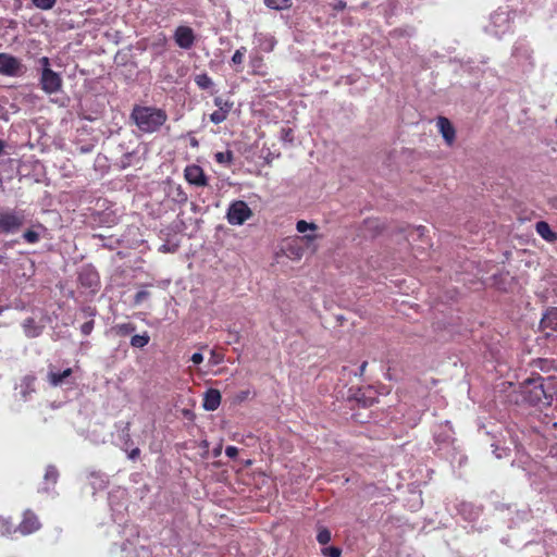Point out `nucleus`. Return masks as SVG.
I'll use <instances>...</instances> for the list:
<instances>
[{"instance_id": "nucleus-1", "label": "nucleus", "mask_w": 557, "mask_h": 557, "mask_svg": "<svg viewBox=\"0 0 557 557\" xmlns=\"http://www.w3.org/2000/svg\"><path fill=\"white\" fill-rule=\"evenodd\" d=\"M166 120L165 110L152 106L135 104L129 114V121L144 134L159 132Z\"/></svg>"}, {"instance_id": "nucleus-2", "label": "nucleus", "mask_w": 557, "mask_h": 557, "mask_svg": "<svg viewBox=\"0 0 557 557\" xmlns=\"http://www.w3.org/2000/svg\"><path fill=\"white\" fill-rule=\"evenodd\" d=\"M433 440L441 456L449 460L450 463L458 462L461 466L467 460V457L458 453L455 447L454 430L448 420L433 428Z\"/></svg>"}, {"instance_id": "nucleus-3", "label": "nucleus", "mask_w": 557, "mask_h": 557, "mask_svg": "<svg viewBox=\"0 0 557 557\" xmlns=\"http://www.w3.org/2000/svg\"><path fill=\"white\" fill-rule=\"evenodd\" d=\"M27 224V212L21 208H0V236L18 235Z\"/></svg>"}, {"instance_id": "nucleus-4", "label": "nucleus", "mask_w": 557, "mask_h": 557, "mask_svg": "<svg viewBox=\"0 0 557 557\" xmlns=\"http://www.w3.org/2000/svg\"><path fill=\"white\" fill-rule=\"evenodd\" d=\"M519 388L521 400L530 406H539L548 398L544 389V377L541 375L527 379Z\"/></svg>"}, {"instance_id": "nucleus-5", "label": "nucleus", "mask_w": 557, "mask_h": 557, "mask_svg": "<svg viewBox=\"0 0 557 557\" xmlns=\"http://www.w3.org/2000/svg\"><path fill=\"white\" fill-rule=\"evenodd\" d=\"M40 64V77L39 84L41 89L48 94L52 95L62 89V77L59 73L54 72L50 66V60L48 57H42L39 59Z\"/></svg>"}, {"instance_id": "nucleus-6", "label": "nucleus", "mask_w": 557, "mask_h": 557, "mask_svg": "<svg viewBox=\"0 0 557 557\" xmlns=\"http://www.w3.org/2000/svg\"><path fill=\"white\" fill-rule=\"evenodd\" d=\"M253 215L252 210L244 200H234L226 210V220L228 224L240 226Z\"/></svg>"}, {"instance_id": "nucleus-7", "label": "nucleus", "mask_w": 557, "mask_h": 557, "mask_svg": "<svg viewBox=\"0 0 557 557\" xmlns=\"http://www.w3.org/2000/svg\"><path fill=\"white\" fill-rule=\"evenodd\" d=\"M25 72L22 60L17 57L0 52V74L8 77H18Z\"/></svg>"}, {"instance_id": "nucleus-8", "label": "nucleus", "mask_w": 557, "mask_h": 557, "mask_svg": "<svg viewBox=\"0 0 557 557\" xmlns=\"http://www.w3.org/2000/svg\"><path fill=\"white\" fill-rule=\"evenodd\" d=\"M511 27L509 13L505 10H497L490 16V24L486 26V30L496 36L502 37Z\"/></svg>"}, {"instance_id": "nucleus-9", "label": "nucleus", "mask_w": 557, "mask_h": 557, "mask_svg": "<svg viewBox=\"0 0 557 557\" xmlns=\"http://www.w3.org/2000/svg\"><path fill=\"white\" fill-rule=\"evenodd\" d=\"M47 231L44 224L27 220L26 226L18 234V239H21V243L36 245L46 236Z\"/></svg>"}, {"instance_id": "nucleus-10", "label": "nucleus", "mask_w": 557, "mask_h": 557, "mask_svg": "<svg viewBox=\"0 0 557 557\" xmlns=\"http://www.w3.org/2000/svg\"><path fill=\"white\" fill-rule=\"evenodd\" d=\"M511 58L523 71H529L533 66L532 51L524 39H519L515 42Z\"/></svg>"}, {"instance_id": "nucleus-11", "label": "nucleus", "mask_w": 557, "mask_h": 557, "mask_svg": "<svg viewBox=\"0 0 557 557\" xmlns=\"http://www.w3.org/2000/svg\"><path fill=\"white\" fill-rule=\"evenodd\" d=\"M60 473L54 465H48L44 474V480L38 487V493L46 494L52 498L58 496L55 485L59 481Z\"/></svg>"}, {"instance_id": "nucleus-12", "label": "nucleus", "mask_w": 557, "mask_h": 557, "mask_svg": "<svg viewBox=\"0 0 557 557\" xmlns=\"http://www.w3.org/2000/svg\"><path fill=\"white\" fill-rule=\"evenodd\" d=\"M77 280L82 287L88 288L91 293H96L100 285V277L97 270L89 264L82 267Z\"/></svg>"}, {"instance_id": "nucleus-13", "label": "nucleus", "mask_w": 557, "mask_h": 557, "mask_svg": "<svg viewBox=\"0 0 557 557\" xmlns=\"http://www.w3.org/2000/svg\"><path fill=\"white\" fill-rule=\"evenodd\" d=\"M40 528L41 523L37 515L33 510L26 509L23 512V519L21 523L16 528L14 527V530L15 533L18 532L22 535H29L38 531Z\"/></svg>"}, {"instance_id": "nucleus-14", "label": "nucleus", "mask_w": 557, "mask_h": 557, "mask_svg": "<svg viewBox=\"0 0 557 557\" xmlns=\"http://www.w3.org/2000/svg\"><path fill=\"white\" fill-rule=\"evenodd\" d=\"M173 39L181 49L189 50L196 41V34L191 27L180 25L174 30Z\"/></svg>"}, {"instance_id": "nucleus-15", "label": "nucleus", "mask_w": 557, "mask_h": 557, "mask_svg": "<svg viewBox=\"0 0 557 557\" xmlns=\"http://www.w3.org/2000/svg\"><path fill=\"white\" fill-rule=\"evenodd\" d=\"M185 180L196 187H205L208 185V177L203 169L197 164L187 165L184 170Z\"/></svg>"}, {"instance_id": "nucleus-16", "label": "nucleus", "mask_w": 557, "mask_h": 557, "mask_svg": "<svg viewBox=\"0 0 557 557\" xmlns=\"http://www.w3.org/2000/svg\"><path fill=\"white\" fill-rule=\"evenodd\" d=\"M114 429L121 449L128 451V448L134 446V442L131 436V422L117 421L114 424Z\"/></svg>"}, {"instance_id": "nucleus-17", "label": "nucleus", "mask_w": 557, "mask_h": 557, "mask_svg": "<svg viewBox=\"0 0 557 557\" xmlns=\"http://www.w3.org/2000/svg\"><path fill=\"white\" fill-rule=\"evenodd\" d=\"M22 330L24 335L27 338H37L39 337L46 327L45 322L42 320L37 321L34 317H28L23 320Z\"/></svg>"}, {"instance_id": "nucleus-18", "label": "nucleus", "mask_w": 557, "mask_h": 557, "mask_svg": "<svg viewBox=\"0 0 557 557\" xmlns=\"http://www.w3.org/2000/svg\"><path fill=\"white\" fill-rule=\"evenodd\" d=\"M35 383L36 376L33 374H27L22 377L21 383L16 386L22 401L27 403L30 400L32 394L36 392Z\"/></svg>"}, {"instance_id": "nucleus-19", "label": "nucleus", "mask_w": 557, "mask_h": 557, "mask_svg": "<svg viewBox=\"0 0 557 557\" xmlns=\"http://www.w3.org/2000/svg\"><path fill=\"white\" fill-rule=\"evenodd\" d=\"M221 393L216 388H208L203 393V399H202V408L206 411H214L219 408L221 405Z\"/></svg>"}, {"instance_id": "nucleus-20", "label": "nucleus", "mask_w": 557, "mask_h": 557, "mask_svg": "<svg viewBox=\"0 0 557 557\" xmlns=\"http://www.w3.org/2000/svg\"><path fill=\"white\" fill-rule=\"evenodd\" d=\"M458 513L466 521H475L481 515V508L473 505L472 503L462 502L457 506Z\"/></svg>"}, {"instance_id": "nucleus-21", "label": "nucleus", "mask_w": 557, "mask_h": 557, "mask_svg": "<svg viewBox=\"0 0 557 557\" xmlns=\"http://www.w3.org/2000/svg\"><path fill=\"white\" fill-rule=\"evenodd\" d=\"M437 127L440 129V133L442 134L444 140L451 145L456 137V131L451 122L444 116H440L437 119Z\"/></svg>"}, {"instance_id": "nucleus-22", "label": "nucleus", "mask_w": 557, "mask_h": 557, "mask_svg": "<svg viewBox=\"0 0 557 557\" xmlns=\"http://www.w3.org/2000/svg\"><path fill=\"white\" fill-rule=\"evenodd\" d=\"M540 327L542 330H550L553 332H557V308L550 307L543 314Z\"/></svg>"}, {"instance_id": "nucleus-23", "label": "nucleus", "mask_w": 557, "mask_h": 557, "mask_svg": "<svg viewBox=\"0 0 557 557\" xmlns=\"http://www.w3.org/2000/svg\"><path fill=\"white\" fill-rule=\"evenodd\" d=\"M129 549H132L134 552L135 557H153L152 550L149 546H146V545L137 546L134 544L133 541L127 539L126 542H124L121 545V550L127 552Z\"/></svg>"}, {"instance_id": "nucleus-24", "label": "nucleus", "mask_w": 557, "mask_h": 557, "mask_svg": "<svg viewBox=\"0 0 557 557\" xmlns=\"http://www.w3.org/2000/svg\"><path fill=\"white\" fill-rule=\"evenodd\" d=\"M535 231L547 243H555L557 240V233L553 231L546 221H537L535 223Z\"/></svg>"}, {"instance_id": "nucleus-25", "label": "nucleus", "mask_w": 557, "mask_h": 557, "mask_svg": "<svg viewBox=\"0 0 557 557\" xmlns=\"http://www.w3.org/2000/svg\"><path fill=\"white\" fill-rule=\"evenodd\" d=\"M73 371L71 368H66L63 371H53L50 370L48 372V382L51 386H61L66 382V380L72 375Z\"/></svg>"}, {"instance_id": "nucleus-26", "label": "nucleus", "mask_w": 557, "mask_h": 557, "mask_svg": "<svg viewBox=\"0 0 557 557\" xmlns=\"http://www.w3.org/2000/svg\"><path fill=\"white\" fill-rule=\"evenodd\" d=\"M168 196L177 205H184L188 200V196L181 185H170Z\"/></svg>"}, {"instance_id": "nucleus-27", "label": "nucleus", "mask_w": 557, "mask_h": 557, "mask_svg": "<svg viewBox=\"0 0 557 557\" xmlns=\"http://www.w3.org/2000/svg\"><path fill=\"white\" fill-rule=\"evenodd\" d=\"M264 4L275 11L287 10L293 5L292 0H263Z\"/></svg>"}, {"instance_id": "nucleus-28", "label": "nucleus", "mask_w": 557, "mask_h": 557, "mask_svg": "<svg viewBox=\"0 0 557 557\" xmlns=\"http://www.w3.org/2000/svg\"><path fill=\"white\" fill-rule=\"evenodd\" d=\"M150 342V336L147 332L143 334L133 335L131 338V346L134 348H144Z\"/></svg>"}, {"instance_id": "nucleus-29", "label": "nucleus", "mask_w": 557, "mask_h": 557, "mask_svg": "<svg viewBox=\"0 0 557 557\" xmlns=\"http://www.w3.org/2000/svg\"><path fill=\"white\" fill-rule=\"evenodd\" d=\"M13 533L15 530L11 519L0 516V536H10Z\"/></svg>"}, {"instance_id": "nucleus-30", "label": "nucleus", "mask_w": 557, "mask_h": 557, "mask_svg": "<svg viewBox=\"0 0 557 557\" xmlns=\"http://www.w3.org/2000/svg\"><path fill=\"white\" fill-rule=\"evenodd\" d=\"M113 330L116 333V335H119V336H128L136 331V325L131 322L120 323V324H116L113 327Z\"/></svg>"}, {"instance_id": "nucleus-31", "label": "nucleus", "mask_w": 557, "mask_h": 557, "mask_svg": "<svg viewBox=\"0 0 557 557\" xmlns=\"http://www.w3.org/2000/svg\"><path fill=\"white\" fill-rule=\"evenodd\" d=\"M214 160L223 165H230L234 160V153L231 150L219 151L214 154Z\"/></svg>"}, {"instance_id": "nucleus-32", "label": "nucleus", "mask_w": 557, "mask_h": 557, "mask_svg": "<svg viewBox=\"0 0 557 557\" xmlns=\"http://www.w3.org/2000/svg\"><path fill=\"white\" fill-rule=\"evenodd\" d=\"M195 83L200 89L207 90L213 86L211 77L207 73L199 74L195 77Z\"/></svg>"}, {"instance_id": "nucleus-33", "label": "nucleus", "mask_w": 557, "mask_h": 557, "mask_svg": "<svg viewBox=\"0 0 557 557\" xmlns=\"http://www.w3.org/2000/svg\"><path fill=\"white\" fill-rule=\"evenodd\" d=\"M90 478L94 479L91 481L94 488H103L108 483L107 476L101 472L92 471L90 472Z\"/></svg>"}, {"instance_id": "nucleus-34", "label": "nucleus", "mask_w": 557, "mask_h": 557, "mask_svg": "<svg viewBox=\"0 0 557 557\" xmlns=\"http://www.w3.org/2000/svg\"><path fill=\"white\" fill-rule=\"evenodd\" d=\"M545 549L547 555L555 554V544H557V533H552L544 540Z\"/></svg>"}, {"instance_id": "nucleus-35", "label": "nucleus", "mask_w": 557, "mask_h": 557, "mask_svg": "<svg viewBox=\"0 0 557 557\" xmlns=\"http://www.w3.org/2000/svg\"><path fill=\"white\" fill-rule=\"evenodd\" d=\"M332 534L327 528H320L317 534V541L321 545H326L331 542Z\"/></svg>"}, {"instance_id": "nucleus-36", "label": "nucleus", "mask_w": 557, "mask_h": 557, "mask_svg": "<svg viewBox=\"0 0 557 557\" xmlns=\"http://www.w3.org/2000/svg\"><path fill=\"white\" fill-rule=\"evenodd\" d=\"M214 106L218 107V110L223 111L225 113H228L233 107V102H230L228 100L223 99L222 97H215Z\"/></svg>"}, {"instance_id": "nucleus-37", "label": "nucleus", "mask_w": 557, "mask_h": 557, "mask_svg": "<svg viewBox=\"0 0 557 557\" xmlns=\"http://www.w3.org/2000/svg\"><path fill=\"white\" fill-rule=\"evenodd\" d=\"M30 1L34 7H36L37 9L44 10V11L51 10L57 3V0H30Z\"/></svg>"}, {"instance_id": "nucleus-38", "label": "nucleus", "mask_w": 557, "mask_h": 557, "mask_svg": "<svg viewBox=\"0 0 557 557\" xmlns=\"http://www.w3.org/2000/svg\"><path fill=\"white\" fill-rule=\"evenodd\" d=\"M531 518V510L525 508L522 510H518L516 517L512 519V523L518 525L520 522L528 521Z\"/></svg>"}, {"instance_id": "nucleus-39", "label": "nucleus", "mask_w": 557, "mask_h": 557, "mask_svg": "<svg viewBox=\"0 0 557 557\" xmlns=\"http://www.w3.org/2000/svg\"><path fill=\"white\" fill-rule=\"evenodd\" d=\"M296 230L297 232L304 234L307 231H314L317 230V225L314 223L307 222L305 220H299L296 223Z\"/></svg>"}, {"instance_id": "nucleus-40", "label": "nucleus", "mask_w": 557, "mask_h": 557, "mask_svg": "<svg viewBox=\"0 0 557 557\" xmlns=\"http://www.w3.org/2000/svg\"><path fill=\"white\" fill-rule=\"evenodd\" d=\"M226 117H227V113L220 111V110H215L214 112H212L210 114V121L215 125H219L222 122H224L226 120Z\"/></svg>"}, {"instance_id": "nucleus-41", "label": "nucleus", "mask_w": 557, "mask_h": 557, "mask_svg": "<svg viewBox=\"0 0 557 557\" xmlns=\"http://www.w3.org/2000/svg\"><path fill=\"white\" fill-rule=\"evenodd\" d=\"M322 554L324 557H341L342 549L337 546H327L322 549Z\"/></svg>"}, {"instance_id": "nucleus-42", "label": "nucleus", "mask_w": 557, "mask_h": 557, "mask_svg": "<svg viewBox=\"0 0 557 557\" xmlns=\"http://www.w3.org/2000/svg\"><path fill=\"white\" fill-rule=\"evenodd\" d=\"M150 296V293L146 289H140L134 295V305L138 306L143 304L146 299H148Z\"/></svg>"}, {"instance_id": "nucleus-43", "label": "nucleus", "mask_w": 557, "mask_h": 557, "mask_svg": "<svg viewBox=\"0 0 557 557\" xmlns=\"http://www.w3.org/2000/svg\"><path fill=\"white\" fill-rule=\"evenodd\" d=\"M135 157V152H125L121 158V165L123 169L131 166L133 164V158Z\"/></svg>"}, {"instance_id": "nucleus-44", "label": "nucleus", "mask_w": 557, "mask_h": 557, "mask_svg": "<svg viewBox=\"0 0 557 557\" xmlns=\"http://www.w3.org/2000/svg\"><path fill=\"white\" fill-rule=\"evenodd\" d=\"M245 55V48L237 49L233 57H232V63L233 64H242Z\"/></svg>"}, {"instance_id": "nucleus-45", "label": "nucleus", "mask_w": 557, "mask_h": 557, "mask_svg": "<svg viewBox=\"0 0 557 557\" xmlns=\"http://www.w3.org/2000/svg\"><path fill=\"white\" fill-rule=\"evenodd\" d=\"M122 243V239L120 238H113L109 237L108 242H103L102 246L109 249H115L117 246H120Z\"/></svg>"}, {"instance_id": "nucleus-46", "label": "nucleus", "mask_w": 557, "mask_h": 557, "mask_svg": "<svg viewBox=\"0 0 557 557\" xmlns=\"http://www.w3.org/2000/svg\"><path fill=\"white\" fill-rule=\"evenodd\" d=\"M94 326H95V322L94 320H89L87 322H85L84 324H82L81 326V332L85 335V336H88L92 330H94Z\"/></svg>"}, {"instance_id": "nucleus-47", "label": "nucleus", "mask_w": 557, "mask_h": 557, "mask_svg": "<svg viewBox=\"0 0 557 557\" xmlns=\"http://www.w3.org/2000/svg\"><path fill=\"white\" fill-rule=\"evenodd\" d=\"M281 139L287 143H292L294 140V134L292 128H282L281 131Z\"/></svg>"}, {"instance_id": "nucleus-48", "label": "nucleus", "mask_w": 557, "mask_h": 557, "mask_svg": "<svg viewBox=\"0 0 557 557\" xmlns=\"http://www.w3.org/2000/svg\"><path fill=\"white\" fill-rule=\"evenodd\" d=\"M20 244H21V239H18V237L11 239V240H4L2 244L1 250H3V252H5L7 250L12 249V248H14V246L20 245Z\"/></svg>"}, {"instance_id": "nucleus-49", "label": "nucleus", "mask_w": 557, "mask_h": 557, "mask_svg": "<svg viewBox=\"0 0 557 557\" xmlns=\"http://www.w3.org/2000/svg\"><path fill=\"white\" fill-rule=\"evenodd\" d=\"M127 454V458L132 461H136L140 456V449L138 447H129Z\"/></svg>"}, {"instance_id": "nucleus-50", "label": "nucleus", "mask_w": 557, "mask_h": 557, "mask_svg": "<svg viewBox=\"0 0 557 557\" xmlns=\"http://www.w3.org/2000/svg\"><path fill=\"white\" fill-rule=\"evenodd\" d=\"M238 448L236 446H232V445H228L226 446L225 448V455L230 458V459H235L237 456H238Z\"/></svg>"}, {"instance_id": "nucleus-51", "label": "nucleus", "mask_w": 557, "mask_h": 557, "mask_svg": "<svg viewBox=\"0 0 557 557\" xmlns=\"http://www.w3.org/2000/svg\"><path fill=\"white\" fill-rule=\"evenodd\" d=\"M333 10L337 12H342L347 8V3L344 0H336L333 4Z\"/></svg>"}, {"instance_id": "nucleus-52", "label": "nucleus", "mask_w": 557, "mask_h": 557, "mask_svg": "<svg viewBox=\"0 0 557 557\" xmlns=\"http://www.w3.org/2000/svg\"><path fill=\"white\" fill-rule=\"evenodd\" d=\"M190 361L195 364V366H198L200 364L202 361H203V355L201 352H194L190 357Z\"/></svg>"}, {"instance_id": "nucleus-53", "label": "nucleus", "mask_w": 557, "mask_h": 557, "mask_svg": "<svg viewBox=\"0 0 557 557\" xmlns=\"http://www.w3.org/2000/svg\"><path fill=\"white\" fill-rule=\"evenodd\" d=\"M493 453L495 454L496 458L500 459L507 455V448H499L496 446Z\"/></svg>"}, {"instance_id": "nucleus-54", "label": "nucleus", "mask_w": 557, "mask_h": 557, "mask_svg": "<svg viewBox=\"0 0 557 557\" xmlns=\"http://www.w3.org/2000/svg\"><path fill=\"white\" fill-rule=\"evenodd\" d=\"M92 149H94V145H91V144L82 145L78 147L79 152L84 153V154L91 152Z\"/></svg>"}, {"instance_id": "nucleus-55", "label": "nucleus", "mask_w": 557, "mask_h": 557, "mask_svg": "<svg viewBox=\"0 0 557 557\" xmlns=\"http://www.w3.org/2000/svg\"><path fill=\"white\" fill-rule=\"evenodd\" d=\"M548 455L557 460V444H554L549 447Z\"/></svg>"}, {"instance_id": "nucleus-56", "label": "nucleus", "mask_w": 557, "mask_h": 557, "mask_svg": "<svg viewBox=\"0 0 557 557\" xmlns=\"http://www.w3.org/2000/svg\"><path fill=\"white\" fill-rule=\"evenodd\" d=\"M9 258L7 257L5 252H0V264L1 265H9Z\"/></svg>"}, {"instance_id": "nucleus-57", "label": "nucleus", "mask_w": 557, "mask_h": 557, "mask_svg": "<svg viewBox=\"0 0 557 557\" xmlns=\"http://www.w3.org/2000/svg\"><path fill=\"white\" fill-rule=\"evenodd\" d=\"M83 311L88 317H94L96 314V310L91 307H85L83 308Z\"/></svg>"}, {"instance_id": "nucleus-58", "label": "nucleus", "mask_w": 557, "mask_h": 557, "mask_svg": "<svg viewBox=\"0 0 557 557\" xmlns=\"http://www.w3.org/2000/svg\"><path fill=\"white\" fill-rule=\"evenodd\" d=\"M367 366H368V362H367V361H363V362L359 366V368H358V372H356V375H358V374H359V375H362V374H363V372H364V370H366V368H367Z\"/></svg>"}, {"instance_id": "nucleus-59", "label": "nucleus", "mask_w": 557, "mask_h": 557, "mask_svg": "<svg viewBox=\"0 0 557 557\" xmlns=\"http://www.w3.org/2000/svg\"><path fill=\"white\" fill-rule=\"evenodd\" d=\"M5 147H7L5 141L0 138V156H2L4 153Z\"/></svg>"}, {"instance_id": "nucleus-60", "label": "nucleus", "mask_w": 557, "mask_h": 557, "mask_svg": "<svg viewBox=\"0 0 557 557\" xmlns=\"http://www.w3.org/2000/svg\"><path fill=\"white\" fill-rule=\"evenodd\" d=\"M274 45H275V41H274V39H273V38H271V39H270V41H269V44H267V48H265V49H267L268 51H270V50H272V49H273Z\"/></svg>"}, {"instance_id": "nucleus-61", "label": "nucleus", "mask_w": 557, "mask_h": 557, "mask_svg": "<svg viewBox=\"0 0 557 557\" xmlns=\"http://www.w3.org/2000/svg\"><path fill=\"white\" fill-rule=\"evenodd\" d=\"M220 454H221V447H216V448L213 450V455H214L215 457H218Z\"/></svg>"}, {"instance_id": "nucleus-62", "label": "nucleus", "mask_w": 557, "mask_h": 557, "mask_svg": "<svg viewBox=\"0 0 557 557\" xmlns=\"http://www.w3.org/2000/svg\"><path fill=\"white\" fill-rule=\"evenodd\" d=\"M198 208H199V207H198L196 203H194V202L191 203V210H193L194 212H197V211H198Z\"/></svg>"}, {"instance_id": "nucleus-63", "label": "nucleus", "mask_w": 557, "mask_h": 557, "mask_svg": "<svg viewBox=\"0 0 557 557\" xmlns=\"http://www.w3.org/2000/svg\"><path fill=\"white\" fill-rule=\"evenodd\" d=\"M131 533L136 534V540H138V532L135 530L134 527L131 529Z\"/></svg>"}, {"instance_id": "nucleus-64", "label": "nucleus", "mask_w": 557, "mask_h": 557, "mask_svg": "<svg viewBox=\"0 0 557 557\" xmlns=\"http://www.w3.org/2000/svg\"><path fill=\"white\" fill-rule=\"evenodd\" d=\"M201 447L207 448L209 446L207 441H202L200 444Z\"/></svg>"}]
</instances>
